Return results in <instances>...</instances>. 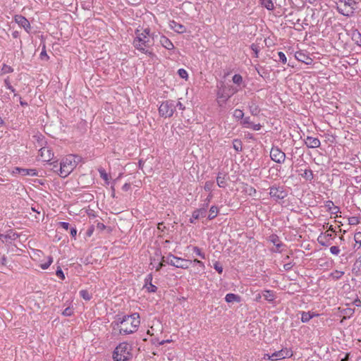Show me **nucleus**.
Here are the masks:
<instances>
[{
	"label": "nucleus",
	"instance_id": "obj_1",
	"mask_svg": "<svg viewBox=\"0 0 361 361\" xmlns=\"http://www.w3.org/2000/svg\"><path fill=\"white\" fill-rule=\"evenodd\" d=\"M116 318L111 326L114 330L118 329L119 334L121 335L130 334L137 331L140 324V314L137 312L122 317L117 314Z\"/></svg>",
	"mask_w": 361,
	"mask_h": 361
},
{
	"label": "nucleus",
	"instance_id": "obj_2",
	"mask_svg": "<svg viewBox=\"0 0 361 361\" xmlns=\"http://www.w3.org/2000/svg\"><path fill=\"white\" fill-rule=\"evenodd\" d=\"M135 34L136 35V37L133 40L134 47L142 53L150 56H153L154 54L148 49L153 44V42L149 39V37L141 35L139 30H136Z\"/></svg>",
	"mask_w": 361,
	"mask_h": 361
},
{
	"label": "nucleus",
	"instance_id": "obj_3",
	"mask_svg": "<svg viewBox=\"0 0 361 361\" xmlns=\"http://www.w3.org/2000/svg\"><path fill=\"white\" fill-rule=\"evenodd\" d=\"M216 97L218 103H226L232 95L238 92V89L232 85H226L224 82H221L219 85H217Z\"/></svg>",
	"mask_w": 361,
	"mask_h": 361
},
{
	"label": "nucleus",
	"instance_id": "obj_4",
	"mask_svg": "<svg viewBox=\"0 0 361 361\" xmlns=\"http://www.w3.org/2000/svg\"><path fill=\"white\" fill-rule=\"evenodd\" d=\"M132 357L131 346L126 342L121 343L113 352L114 361H128Z\"/></svg>",
	"mask_w": 361,
	"mask_h": 361
},
{
	"label": "nucleus",
	"instance_id": "obj_5",
	"mask_svg": "<svg viewBox=\"0 0 361 361\" xmlns=\"http://www.w3.org/2000/svg\"><path fill=\"white\" fill-rule=\"evenodd\" d=\"M75 157L69 155L63 158L59 164V175L62 178L67 177L76 166Z\"/></svg>",
	"mask_w": 361,
	"mask_h": 361
},
{
	"label": "nucleus",
	"instance_id": "obj_6",
	"mask_svg": "<svg viewBox=\"0 0 361 361\" xmlns=\"http://www.w3.org/2000/svg\"><path fill=\"white\" fill-rule=\"evenodd\" d=\"M161 260L171 266L184 269H188L189 264L192 263V260L183 259L172 254H169L166 257H161Z\"/></svg>",
	"mask_w": 361,
	"mask_h": 361
},
{
	"label": "nucleus",
	"instance_id": "obj_7",
	"mask_svg": "<svg viewBox=\"0 0 361 361\" xmlns=\"http://www.w3.org/2000/svg\"><path fill=\"white\" fill-rule=\"evenodd\" d=\"M175 111V102L173 100H166L163 102L159 108V113L160 116L165 118L171 117Z\"/></svg>",
	"mask_w": 361,
	"mask_h": 361
},
{
	"label": "nucleus",
	"instance_id": "obj_8",
	"mask_svg": "<svg viewBox=\"0 0 361 361\" xmlns=\"http://www.w3.org/2000/svg\"><path fill=\"white\" fill-rule=\"evenodd\" d=\"M269 190L270 197L276 202L283 200L288 195L283 186L274 185L269 188Z\"/></svg>",
	"mask_w": 361,
	"mask_h": 361
},
{
	"label": "nucleus",
	"instance_id": "obj_9",
	"mask_svg": "<svg viewBox=\"0 0 361 361\" xmlns=\"http://www.w3.org/2000/svg\"><path fill=\"white\" fill-rule=\"evenodd\" d=\"M268 356V360L272 361H276L279 360H282L286 357H290L293 355L291 351L288 350L287 348L282 349L281 350H278L272 353L271 355H267Z\"/></svg>",
	"mask_w": 361,
	"mask_h": 361
},
{
	"label": "nucleus",
	"instance_id": "obj_10",
	"mask_svg": "<svg viewBox=\"0 0 361 361\" xmlns=\"http://www.w3.org/2000/svg\"><path fill=\"white\" fill-rule=\"evenodd\" d=\"M270 157L274 161L278 164H281L285 161L286 154L278 147H273L270 152Z\"/></svg>",
	"mask_w": 361,
	"mask_h": 361
},
{
	"label": "nucleus",
	"instance_id": "obj_11",
	"mask_svg": "<svg viewBox=\"0 0 361 361\" xmlns=\"http://www.w3.org/2000/svg\"><path fill=\"white\" fill-rule=\"evenodd\" d=\"M295 59L301 61L305 64H311L312 62V59L306 53H305L303 51H296L295 54Z\"/></svg>",
	"mask_w": 361,
	"mask_h": 361
},
{
	"label": "nucleus",
	"instance_id": "obj_12",
	"mask_svg": "<svg viewBox=\"0 0 361 361\" xmlns=\"http://www.w3.org/2000/svg\"><path fill=\"white\" fill-rule=\"evenodd\" d=\"M15 21L20 27H23L27 32H29V30L30 29V24L25 17L21 15H16L15 16Z\"/></svg>",
	"mask_w": 361,
	"mask_h": 361
},
{
	"label": "nucleus",
	"instance_id": "obj_13",
	"mask_svg": "<svg viewBox=\"0 0 361 361\" xmlns=\"http://www.w3.org/2000/svg\"><path fill=\"white\" fill-rule=\"evenodd\" d=\"M305 143L308 148H317L321 145L320 140L317 137L307 136L305 140Z\"/></svg>",
	"mask_w": 361,
	"mask_h": 361
},
{
	"label": "nucleus",
	"instance_id": "obj_14",
	"mask_svg": "<svg viewBox=\"0 0 361 361\" xmlns=\"http://www.w3.org/2000/svg\"><path fill=\"white\" fill-rule=\"evenodd\" d=\"M152 274H149L146 276L145 279L144 287L147 288L149 293H155L157 290V286L152 283Z\"/></svg>",
	"mask_w": 361,
	"mask_h": 361
},
{
	"label": "nucleus",
	"instance_id": "obj_15",
	"mask_svg": "<svg viewBox=\"0 0 361 361\" xmlns=\"http://www.w3.org/2000/svg\"><path fill=\"white\" fill-rule=\"evenodd\" d=\"M207 214L206 207H201L195 209L192 214V218L190 219V223H194V219L197 220L201 217H204Z\"/></svg>",
	"mask_w": 361,
	"mask_h": 361
},
{
	"label": "nucleus",
	"instance_id": "obj_16",
	"mask_svg": "<svg viewBox=\"0 0 361 361\" xmlns=\"http://www.w3.org/2000/svg\"><path fill=\"white\" fill-rule=\"evenodd\" d=\"M16 170L18 171V173L23 176H37L38 172L36 169H22V168H16Z\"/></svg>",
	"mask_w": 361,
	"mask_h": 361
},
{
	"label": "nucleus",
	"instance_id": "obj_17",
	"mask_svg": "<svg viewBox=\"0 0 361 361\" xmlns=\"http://www.w3.org/2000/svg\"><path fill=\"white\" fill-rule=\"evenodd\" d=\"M248 109L250 114L255 116H258L261 111L255 100H252L248 103Z\"/></svg>",
	"mask_w": 361,
	"mask_h": 361
},
{
	"label": "nucleus",
	"instance_id": "obj_18",
	"mask_svg": "<svg viewBox=\"0 0 361 361\" xmlns=\"http://www.w3.org/2000/svg\"><path fill=\"white\" fill-rule=\"evenodd\" d=\"M269 240L276 246V250L274 252H281L279 248L285 246V245L280 240L279 237L276 234H272L269 236Z\"/></svg>",
	"mask_w": 361,
	"mask_h": 361
},
{
	"label": "nucleus",
	"instance_id": "obj_19",
	"mask_svg": "<svg viewBox=\"0 0 361 361\" xmlns=\"http://www.w3.org/2000/svg\"><path fill=\"white\" fill-rule=\"evenodd\" d=\"M262 295L267 302L274 303L276 296V293L271 290H264L262 291Z\"/></svg>",
	"mask_w": 361,
	"mask_h": 361
},
{
	"label": "nucleus",
	"instance_id": "obj_20",
	"mask_svg": "<svg viewBox=\"0 0 361 361\" xmlns=\"http://www.w3.org/2000/svg\"><path fill=\"white\" fill-rule=\"evenodd\" d=\"M40 154L44 161H50L54 156L51 150L47 147H42L40 149Z\"/></svg>",
	"mask_w": 361,
	"mask_h": 361
},
{
	"label": "nucleus",
	"instance_id": "obj_21",
	"mask_svg": "<svg viewBox=\"0 0 361 361\" xmlns=\"http://www.w3.org/2000/svg\"><path fill=\"white\" fill-rule=\"evenodd\" d=\"M170 27L171 29H173L176 32H178L179 34H182L186 32V27L175 20H172L170 23Z\"/></svg>",
	"mask_w": 361,
	"mask_h": 361
},
{
	"label": "nucleus",
	"instance_id": "obj_22",
	"mask_svg": "<svg viewBox=\"0 0 361 361\" xmlns=\"http://www.w3.org/2000/svg\"><path fill=\"white\" fill-rule=\"evenodd\" d=\"M227 178H228L227 177V174L219 172L216 177V183L219 185V187L224 188H226L227 185Z\"/></svg>",
	"mask_w": 361,
	"mask_h": 361
},
{
	"label": "nucleus",
	"instance_id": "obj_23",
	"mask_svg": "<svg viewBox=\"0 0 361 361\" xmlns=\"http://www.w3.org/2000/svg\"><path fill=\"white\" fill-rule=\"evenodd\" d=\"M159 42L161 44L168 50H171L174 48L171 41L164 35L160 36Z\"/></svg>",
	"mask_w": 361,
	"mask_h": 361
},
{
	"label": "nucleus",
	"instance_id": "obj_24",
	"mask_svg": "<svg viewBox=\"0 0 361 361\" xmlns=\"http://www.w3.org/2000/svg\"><path fill=\"white\" fill-rule=\"evenodd\" d=\"M337 10L338 11L345 16H351L353 14L352 13V9L350 8H348V6H345L343 4H341V5L337 6Z\"/></svg>",
	"mask_w": 361,
	"mask_h": 361
},
{
	"label": "nucleus",
	"instance_id": "obj_25",
	"mask_svg": "<svg viewBox=\"0 0 361 361\" xmlns=\"http://www.w3.org/2000/svg\"><path fill=\"white\" fill-rule=\"evenodd\" d=\"M225 300L228 303L231 302H241V297L239 295L234 294V293H228L226 295Z\"/></svg>",
	"mask_w": 361,
	"mask_h": 361
},
{
	"label": "nucleus",
	"instance_id": "obj_26",
	"mask_svg": "<svg viewBox=\"0 0 361 361\" xmlns=\"http://www.w3.org/2000/svg\"><path fill=\"white\" fill-rule=\"evenodd\" d=\"M340 4H343L345 6L352 9V13H354L355 10L357 8V2L354 0H338Z\"/></svg>",
	"mask_w": 361,
	"mask_h": 361
},
{
	"label": "nucleus",
	"instance_id": "obj_27",
	"mask_svg": "<svg viewBox=\"0 0 361 361\" xmlns=\"http://www.w3.org/2000/svg\"><path fill=\"white\" fill-rule=\"evenodd\" d=\"M351 38L357 45H361V33L357 29L352 30Z\"/></svg>",
	"mask_w": 361,
	"mask_h": 361
},
{
	"label": "nucleus",
	"instance_id": "obj_28",
	"mask_svg": "<svg viewBox=\"0 0 361 361\" xmlns=\"http://www.w3.org/2000/svg\"><path fill=\"white\" fill-rule=\"evenodd\" d=\"M259 3L268 11H273L274 9V5L272 0H259Z\"/></svg>",
	"mask_w": 361,
	"mask_h": 361
},
{
	"label": "nucleus",
	"instance_id": "obj_29",
	"mask_svg": "<svg viewBox=\"0 0 361 361\" xmlns=\"http://www.w3.org/2000/svg\"><path fill=\"white\" fill-rule=\"evenodd\" d=\"M219 214V208L216 206H212L209 209L208 219L212 220L215 219Z\"/></svg>",
	"mask_w": 361,
	"mask_h": 361
},
{
	"label": "nucleus",
	"instance_id": "obj_30",
	"mask_svg": "<svg viewBox=\"0 0 361 361\" xmlns=\"http://www.w3.org/2000/svg\"><path fill=\"white\" fill-rule=\"evenodd\" d=\"M302 177L307 180L312 181L314 178V174L311 169H305L303 173L301 174Z\"/></svg>",
	"mask_w": 361,
	"mask_h": 361
},
{
	"label": "nucleus",
	"instance_id": "obj_31",
	"mask_svg": "<svg viewBox=\"0 0 361 361\" xmlns=\"http://www.w3.org/2000/svg\"><path fill=\"white\" fill-rule=\"evenodd\" d=\"M355 310L353 308H345L341 311V313L343 314V319H346L347 318H350L354 314Z\"/></svg>",
	"mask_w": 361,
	"mask_h": 361
},
{
	"label": "nucleus",
	"instance_id": "obj_32",
	"mask_svg": "<svg viewBox=\"0 0 361 361\" xmlns=\"http://www.w3.org/2000/svg\"><path fill=\"white\" fill-rule=\"evenodd\" d=\"M233 147L236 152H241L243 149L242 141L239 139H234L233 141Z\"/></svg>",
	"mask_w": 361,
	"mask_h": 361
},
{
	"label": "nucleus",
	"instance_id": "obj_33",
	"mask_svg": "<svg viewBox=\"0 0 361 361\" xmlns=\"http://www.w3.org/2000/svg\"><path fill=\"white\" fill-rule=\"evenodd\" d=\"M313 314H311L310 312H302L301 314V321L303 323L308 322L312 317Z\"/></svg>",
	"mask_w": 361,
	"mask_h": 361
},
{
	"label": "nucleus",
	"instance_id": "obj_34",
	"mask_svg": "<svg viewBox=\"0 0 361 361\" xmlns=\"http://www.w3.org/2000/svg\"><path fill=\"white\" fill-rule=\"evenodd\" d=\"M80 297H82L85 300L89 301L92 299V294L90 293L87 290H81L79 292Z\"/></svg>",
	"mask_w": 361,
	"mask_h": 361
},
{
	"label": "nucleus",
	"instance_id": "obj_35",
	"mask_svg": "<svg viewBox=\"0 0 361 361\" xmlns=\"http://www.w3.org/2000/svg\"><path fill=\"white\" fill-rule=\"evenodd\" d=\"M192 250L195 254H196L197 256H199L202 259H205V257H206L205 254L202 252V250L200 247H198L197 246H193L192 247Z\"/></svg>",
	"mask_w": 361,
	"mask_h": 361
},
{
	"label": "nucleus",
	"instance_id": "obj_36",
	"mask_svg": "<svg viewBox=\"0 0 361 361\" xmlns=\"http://www.w3.org/2000/svg\"><path fill=\"white\" fill-rule=\"evenodd\" d=\"M1 71V74L10 73L13 72V68L12 67H11L10 66H8V65L4 63Z\"/></svg>",
	"mask_w": 361,
	"mask_h": 361
},
{
	"label": "nucleus",
	"instance_id": "obj_37",
	"mask_svg": "<svg viewBox=\"0 0 361 361\" xmlns=\"http://www.w3.org/2000/svg\"><path fill=\"white\" fill-rule=\"evenodd\" d=\"M233 82L238 85L243 83V77L240 74H235L232 78Z\"/></svg>",
	"mask_w": 361,
	"mask_h": 361
},
{
	"label": "nucleus",
	"instance_id": "obj_38",
	"mask_svg": "<svg viewBox=\"0 0 361 361\" xmlns=\"http://www.w3.org/2000/svg\"><path fill=\"white\" fill-rule=\"evenodd\" d=\"M244 116V113L242 110L236 109L233 111V117L238 120L243 119Z\"/></svg>",
	"mask_w": 361,
	"mask_h": 361
},
{
	"label": "nucleus",
	"instance_id": "obj_39",
	"mask_svg": "<svg viewBox=\"0 0 361 361\" xmlns=\"http://www.w3.org/2000/svg\"><path fill=\"white\" fill-rule=\"evenodd\" d=\"M100 177L104 179L105 181H108L109 175L106 173V171L103 168H100L98 169Z\"/></svg>",
	"mask_w": 361,
	"mask_h": 361
},
{
	"label": "nucleus",
	"instance_id": "obj_40",
	"mask_svg": "<svg viewBox=\"0 0 361 361\" xmlns=\"http://www.w3.org/2000/svg\"><path fill=\"white\" fill-rule=\"evenodd\" d=\"M250 49L254 51L255 53V57H258V54L259 52L260 48L257 44H252L250 46Z\"/></svg>",
	"mask_w": 361,
	"mask_h": 361
},
{
	"label": "nucleus",
	"instance_id": "obj_41",
	"mask_svg": "<svg viewBox=\"0 0 361 361\" xmlns=\"http://www.w3.org/2000/svg\"><path fill=\"white\" fill-rule=\"evenodd\" d=\"M19 237V235L16 233L13 232L12 231H10V233L5 235V239H11L12 240H16Z\"/></svg>",
	"mask_w": 361,
	"mask_h": 361
},
{
	"label": "nucleus",
	"instance_id": "obj_42",
	"mask_svg": "<svg viewBox=\"0 0 361 361\" xmlns=\"http://www.w3.org/2000/svg\"><path fill=\"white\" fill-rule=\"evenodd\" d=\"M178 74L183 79L187 80L188 78V72L184 68H180L178 71Z\"/></svg>",
	"mask_w": 361,
	"mask_h": 361
},
{
	"label": "nucleus",
	"instance_id": "obj_43",
	"mask_svg": "<svg viewBox=\"0 0 361 361\" xmlns=\"http://www.w3.org/2000/svg\"><path fill=\"white\" fill-rule=\"evenodd\" d=\"M245 192L250 196H255V194L257 193V190L254 187L249 186L246 188Z\"/></svg>",
	"mask_w": 361,
	"mask_h": 361
},
{
	"label": "nucleus",
	"instance_id": "obj_44",
	"mask_svg": "<svg viewBox=\"0 0 361 361\" xmlns=\"http://www.w3.org/2000/svg\"><path fill=\"white\" fill-rule=\"evenodd\" d=\"M360 223V218L357 216H351L348 219V224L350 225H357Z\"/></svg>",
	"mask_w": 361,
	"mask_h": 361
},
{
	"label": "nucleus",
	"instance_id": "obj_45",
	"mask_svg": "<svg viewBox=\"0 0 361 361\" xmlns=\"http://www.w3.org/2000/svg\"><path fill=\"white\" fill-rule=\"evenodd\" d=\"M52 262H53V258H52V257L49 256V257H48V261L45 263L42 264L40 265V267L42 269H47L51 264Z\"/></svg>",
	"mask_w": 361,
	"mask_h": 361
},
{
	"label": "nucleus",
	"instance_id": "obj_46",
	"mask_svg": "<svg viewBox=\"0 0 361 361\" xmlns=\"http://www.w3.org/2000/svg\"><path fill=\"white\" fill-rule=\"evenodd\" d=\"M214 269L220 274L223 272V267L219 262L216 261L214 263Z\"/></svg>",
	"mask_w": 361,
	"mask_h": 361
},
{
	"label": "nucleus",
	"instance_id": "obj_47",
	"mask_svg": "<svg viewBox=\"0 0 361 361\" xmlns=\"http://www.w3.org/2000/svg\"><path fill=\"white\" fill-rule=\"evenodd\" d=\"M242 120L243 121H241V124L244 126L250 127L251 126V124L252 123L250 121V118L249 116H247V117L243 116V118Z\"/></svg>",
	"mask_w": 361,
	"mask_h": 361
},
{
	"label": "nucleus",
	"instance_id": "obj_48",
	"mask_svg": "<svg viewBox=\"0 0 361 361\" xmlns=\"http://www.w3.org/2000/svg\"><path fill=\"white\" fill-rule=\"evenodd\" d=\"M213 186H214L213 181H207V182H205L204 189L206 191L211 192L212 190Z\"/></svg>",
	"mask_w": 361,
	"mask_h": 361
},
{
	"label": "nucleus",
	"instance_id": "obj_49",
	"mask_svg": "<svg viewBox=\"0 0 361 361\" xmlns=\"http://www.w3.org/2000/svg\"><path fill=\"white\" fill-rule=\"evenodd\" d=\"M277 54L279 56V61L282 62L283 64H285L287 61L286 56L285 54L282 51H279L277 53Z\"/></svg>",
	"mask_w": 361,
	"mask_h": 361
},
{
	"label": "nucleus",
	"instance_id": "obj_50",
	"mask_svg": "<svg viewBox=\"0 0 361 361\" xmlns=\"http://www.w3.org/2000/svg\"><path fill=\"white\" fill-rule=\"evenodd\" d=\"M40 59L42 60H48L49 59V56L47 54L46 47L44 44L43 45L42 50L40 53Z\"/></svg>",
	"mask_w": 361,
	"mask_h": 361
},
{
	"label": "nucleus",
	"instance_id": "obj_51",
	"mask_svg": "<svg viewBox=\"0 0 361 361\" xmlns=\"http://www.w3.org/2000/svg\"><path fill=\"white\" fill-rule=\"evenodd\" d=\"M212 194L210 192L209 194V195L207 196V197L204 200V203L203 204V207H206V210H207V207H208V205H209V203L211 202L212 199Z\"/></svg>",
	"mask_w": 361,
	"mask_h": 361
},
{
	"label": "nucleus",
	"instance_id": "obj_52",
	"mask_svg": "<svg viewBox=\"0 0 361 361\" xmlns=\"http://www.w3.org/2000/svg\"><path fill=\"white\" fill-rule=\"evenodd\" d=\"M73 312L71 307H66L62 312V314L65 317H69L73 314Z\"/></svg>",
	"mask_w": 361,
	"mask_h": 361
},
{
	"label": "nucleus",
	"instance_id": "obj_53",
	"mask_svg": "<svg viewBox=\"0 0 361 361\" xmlns=\"http://www.w3.org/2000/svg\"><path fill=\"white\" fill-rule=\"evenodd\" d=\"M56 275L61 280L65 279L64 274L60 267H58L57 270L56 271Z\"/></svg>",
	"mask_w": 361,
	"mask_h": 361
},
{
	"label": "nucleus",
	"instance_id": "obj_54",
	"mask_svg": "<svg viewBox=\"0 0 361 361\" xmlns=\"http://www.w3.org/2000/svg\"><path fill=\"white\" fill-rule=\"evenodd\" d=\"M330 252L332 255H338L340 253V249L338 246H331Z\"/></svg>",
	"mask_w": 361,
	"mask_h": 361
},
{
	"label": "nucleus",
	"instance_id": "obj_55",
	"mask_svg": "<svg viewBox=\"0 0 361 361\" xmlns=\"http://www.w3.org/2000/svg\"><path fill=\"white\" fill-rule=\"evenodd\" d=\"M334 206V204L331 200H328L325 204V207L327 208V210L330 212H331V209H333Z\"/></svg>",
	"mask_w": 361,
	"mask_h": 361
},
{
	"label": "nucleus",
	"instance_id": "obj_56",
	"mask_svg": "<svg viewBox=\"0 0 361 361\" xmlns=\"http://www.w3.org/2000/svg\"><path fill=\"white\" fill-rule=\"evenodd\" d=\"M343 271H336L334 273H332L331 275L334 279H339L343 275Z\"/></svg>",
	"mask_w": 361,
	"mask_h": 361
},
{
	"label": "nucleus",
	"instance_id": "obj_57",
	"mask_svg": "<svg viewBox=\"0 0 361 361\" xmlns=\"http://www.w3.org/2000/svg\"><path fill=\"white\" fill-rule=\"evenodd\" d=\"M354 240L356 243L361 245V232H357L355 234Z\"/></svg>",
	"mask_w": 361,
	"mask_h": 361
},
{
	"label": "nucleus",
	"instance_id": "obj_58",
	"mask_svg": "<svg viewBox=\"0 0 361 361\" xmlns=\"http://www.w3.org/2000/svg\"><path fill=\"white\" fill-rule=\"evenodd\" d=\"M324 238H323V236H322V235L319 236V238H318V239H317V240H318L319 243L321 245H322V246H329V245H330V243H327V242H325V241L324 240Z\"/></svg>",
	"mask_w": 361,
	"mask_h": 361
},
{
	"label": "nucleus",
	"instance_id": "obj_59",
	"mask_svg": "<svg viewBox=\"0 0 361 361\" xmlns=\"http://www.w3.org/2000/svg\"><path fill=\"white\" fill-rule=\"evenodd\" d=\"M192 262L199 265V267H201L202 269H203V270L205 268L204 264L202 261H200L197 259H195L193 261H192Z\"/></svg>",
	"mask_w": 361,
	"mask_h": 361
},
{
	"label": "nucleus",
	"instance_id": "obj_60",
	"mask_svg": "<svg viewBox=\"0 0 361 361\" xmlns=\"http://www.w3.org/2000/svg\"><path fill=\"white\" fill-rule=\"evenodd\" d=\"M59 225L61 228H64V229H66V230H68V228H69V226H70L69 223H68V222H64V221H60V222H59Z\"/></svg>",
	"mask_w": 361,
	"mask_h": 361
},
{
	"label": "nucleus",
	"instance_id": "obj_61",
	"mask_svg": "<svg viewBox=\"0 0 361 361\" xmlns=\"http://www.w3.org/2000/svg\"><path fill=\"white\" fill-rule=\"evenodd\" d=\"M293 267V264H292L291 262H289V263H286L285 264H283V269L285 271H290Z\"/></svg>",
	"mask_w": 361,
	"mask_h": 361
},
{
	"label": "nucleus",
	"instance_id": "obj_62",
	"mask_svg": "<svg viewBox=\"0 0 361 361\" xmlns=\"http://www.w3.org/2000/svg\"><path fill=\"white\" fill-rule=\"evenodd\" d=\"M141 35H145L146 37H149L151 35L150 29L149 28H145L142 32H140Z\"/></svg>",
	"mask_w": 361,
	"mask_h": 361
},
{
	"label": "nucleus",
	"instance_id": "obj_63",
	"mask_svg": "<svg viewBox=\"0 0 361 361\" xmlns=\"http://www.w3.org/2000/svg\"><path fill=\"white\" fill-rule=\"evenodd\" d=\"M4 84H5V85H6L7 89H11L12 88V85H11L9 77H7L4 80Z\"/></svg>",
	"mask_w": 361,
	"mask_h": 361
},
{
	"label": "nucleus",
	"instance_id": "obj_64",
	"mask_svg": "<svg viewBox=\"0 0 361 361\" xmlns=\"http://www.w3.org/2000/svg\"><path fill=\"white\" fill-rule=\"evenodd\" d=\"M250 127L254 130H259L262 128V126L261 124L258 123V124H253L252 123Z\"/></svg>",
	"mask_w": 361,
	"mask_h": 361
}]
</instances>
